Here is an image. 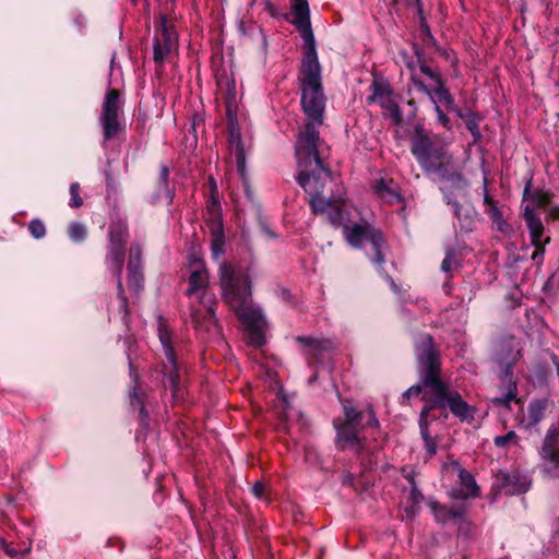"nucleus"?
<instances>
[{"mask_svg": "<svg viewBox=\"0 0 559 559\" xmlns=\"http://www.w3.org/2000/svg\"><path fill=\"white\" fill-rule=\"evenodd\" d=\"M543 457L546 461V469L554 477H559V451L557 448L543 447Z\"/></svg>", "mask_w": 559, "mask_h": 559, "instance_id": "5701e85b", "label": "nucleus"}, {"mask_svg": "<svg viewBox=\"0 0 559 559\" xmlns=\"http://www.w3.org/2000/svg\"><path fill=\"white\" fill-rule=\"evenodd\" d=\"M417 360L420 373V384L411 386L405 392V397L419 396L426 403L420 412V431L425 440L427 452L430 456L437 452V443L428 431L427 418L433 408L448 406L451 413L461 419L472 417L471 407L463 401L459 392L450 390L441 380V362L439 352L427 334L419 335L416 340Z\"/></svg>", "mask_w": 559, "mask_h": 559, "instance_id": "f257e3e1", "label": "nucleus"}, {"mask_svg": "<svg viewBox=\"0 0 559 559\" xmlns=\"http://www.w3.org/2000/svg\"><path fill=\"white\" fill-rule=\"evenodd\" d=\"M3 549L5 551V554L11 557V558H15L17 557L19 555H25L28 552V548L24 549L23 551H17L15 550L11 545L7 544V543H3Z\"/></svg>", "mask_w": 559, "mask_h": 559, "instance_id": "c9c22d12", "label": "nucleus"}, {"mask_svg": "<svg viewBox=\"0 0 559 559\" xmlns=\"http://www.w3.org/2000/svg\"><path fill=\"white\" fill-rule=\"evenodd\" d=\"M412 151L419 162L430 170H441L452 162L451 155L440 142L430 140L420 128H416L412 138Z\"/></svg>", "mask_w": 559, "mask_h": 559, "instance_id": "6e6552de", "label": "nucleus"}, {"mask_svg": "<svg viewBox=\"0 0 559 559\" xmlns=\"http://www.w3.org/2000/svg\"><path fill=\"white\" fill-rule=\"evenodd\" d=\"M70 194H71V202L70 205L72 207H80L83 204V200L80 195V185L79 183H72L70 186Z\"/></svg>", "mask_w": 559, "mask_h": 559, "instance_id": "473e14b6", "label": "nucleus"}, {"mask_svg": "<svg viewBox=\"0 0 559 559\" xmlns=\"http://www.w3.org/2000/svg\"><path fill=\"white\" fill-rule=\"evenodd\" d=\"M168 171L166 168L163 169V181L166 182Z\"/></svg>", "mask_w": 559, "mask_h": 559, "instance_id": "49530a36", "label": "nucleus"}, {"mask_svg": "<svg viewBox=\"0 0 559 559\" xmlns=\"http://www.w3.org/2000/svg\"><path fill=\"white\" fill-rule=\"evenodd\" d=\"M296 341L309 350V354L314 357L319 356L323 352H330L333 349V343L326 338H313L308 336H298Z\"/></svg>", "mask_w": 559, "mask_h": 559, "instance_id": "6ab92c4d", "label": "nucleus"}, {"mask_svg": "<svg viewBox=\"0 0 559 559\" xmlns=\"http://www.w3.org/2000/svg\"><path fill=\"white\" fill-rule=\"evenodd\" d=\"M454 263H455L454 255L449 253V254H447V257H445V258H444V260L442 261V265H441V267H442V270H443L444 272H447V273H448V272H450V271H451V269H452V266H453V264H454Z\"/></svg>", "mask_w": 559, "mask_h": 559, "instance_id": "4c0bfd02", "label": "nucleus"}, {"mask_svg": "<svg viewBox=\"0 0 559 559\" xmlns=\"http://www.w3.org/2000/svg\"><path fill=\"white\" fill-rule=\"evenodd\" d=\"M466 126L468 128V130L475 134V135H479V131H478V122H477V119L476 117L472 116L467 119L466 121Z\"/></svg>", "mask_w": 559, "mask_h": 559, "instance_id": "58836bf2", "label": "nucleus"}, {"mask_svg": "<svg viewBox=\"0 0 559 559\" xmlns=\"http://www.w3.org/2000/svg\"><path fill=\"white\" fill-rule=\"evenodd\" d=\"M344 421L342 424L335 423V427L337 429L336 443L342 450L352 449L359 451L362 445L357 428L359 426L377 427L378 421L374 417V413L372 409H368L367 412H358L349 405L344 406Z\"/></svg>", "mask_w": 559, "mask_h": 559, "instance_id": "0eeeda50", "label": "nucleus"}, {"mask_svg": "<svg viewBox=\"0 0 559 559\" xmlns=\"http://www.w3.org/2000/svg\"><path fill=\"white\" fill-rule=\"evenodd\" d=\"M450 467L459 473L461 489L453 496L461 499L474 498L479 493V489L474 477L466 472L457 462H452Z\"/></svg>", "mask_w": 559, "mask_h": 559, "instance_id": "f3484780", "label": "nucleus"}, {"mask_svg": "<svg viewBox=\"0 0 559 559\" xmlns=\"http://www.w3.org/2000/svg\"><path fill=\"white\" fill-rule=\"evenodd\" d=\"M299 166L302 168L301 169V174L300 175H310L311 174V169H314V163L312 162L311 166L310 167H307L305 168L301 163L299 162Z\"/></svg>", "mask_w": 559, "mask_h": 559, "instance_id": "a19ab883", "label": "nucleus"}, {"mask_svg": "<svg viewBox=\"0 0 559 559\" xmlns=\"http://www.w3.org/2000/svg\"><path fill=\"white\" fill-rule=\"evenodd\" d=\"M237 159H238L239 167H242L243 166V154H242L241 150L238 151Z\"/></svg>", "mask_w": 559, "mask_h": 559, "instance_id": "79ce46f5", "label": "nucleus"}, {"mask_svg": "<svg viewBox=\"0 0 559 559\" xmlns=\"http://www.w3.org/2000/svg\"><path fill=\"white\" fill-rule=\"evenodd\" d=\"M119 97L120 95L117 90H109L103 104L100 119L106 140L114 138L120 130V123L118 121Z\"/></svg>", "mask_w": 559, "mask_h": 559, "instance_id": "9b49d317", "label": "nucleus"}, {"mask_svg": "<svg viewBox=\"0 0 559 559\" xmlns=\"http://www.w3.org/2000/svg\"><path fill=\"white\" fill-rule=\"evenodd\" d=\"M300 158L301 165L307 168L314 163V169L310 175H299L298 180L305 191L310 195V205L314 214L325 215L335 226L345 223L343 212L346 207V200L341 194V187L332 173L323 166L319 157L318 145L316 153L310 159Z\"/></svg>", "mask_w": 559, "mask_h": 559, "instance_id": "7ed1b4c3", "label": "nucleus"}, {"mask_svg": "<svg viewBox=\"0 0 559 559\" xmlns=\"http://www.w3.org/2000/svg\"><path fill=\"white\" fill-rule=\"evenodd\" d=\"M437 109H438V112H439V119H440L443 123H445V122L448 121V118L445 117V115H444V114H443L439 108H437Z\"/></svg>", "mask_w": 559, "mask_h": 559, "instance_id": "c03bdc74", "label": "nucleus"}, {"mask_svg": "<svg viewBox=\"0 0 559 559\" xmlns=\"http://www.w3.org/2000/svg\"><path fill=\"white\" fill-rule=\"evenodd\" d=\"M159 338L164 347L165 356L167 361L164 362V370L167 374V381L165 385L169 386L175 399H179L181 394V390L178 384V372L176 367L175 353L173 347L170 346V334L169 331L165 326L159 328Z\"/></svg>", "mask_w": 559, "mask_h": 559, "instance_id": "f8f14e48", "label": "nucleus"}, {"mask_svg": "<svg viewBox=\"0 0 559 559\" xmlns=\"http://www.w3.org/2000/svg\"><path fill=\"white\" fill-rule=\"evenodd\" d=\"M378 197L386 203L394 204L401 201V195L393 187L392 179H381L373 186Z\"/></svg>", "mask_w": 559, "mask_h": 559, "instance_id": "aec40b11", "label": "nucleus"}, {"mask_svg": "<svg viewBox=\"0 0 559 559\" xmlns=\"http://www.w3.org/2000/svg\"><path fill=\"white\" fill-rule=\"evenodd\" d=\"M530 188H531V182L527 183L525 190H524V198H528L530 197Z\"/></svg>", "mask_w": 559, "mask_h": 559, "instance_id": "a18cd8bd", "label": "nucleus"}, {"mask_svg": "<svg viewBox=\"0 0 559 559\" xmlns=\"http://www.w3.org/2000/svg\"><path fill=\"white\" fill-rule=\"evenodd\" d=\"M301 107L307 122L298 135L296 153L308 160L316 153L319 143L318 127L323 123L326 98L321 83V69L316 51L306 52L302 59L301 72Z\"/></svg>", "mask_w": 559, "mask_h": 559, "instance_id": "f03ea898", "label": "nucleus"}, {"mask_svg": "<svg viewBox=\"0 0 559 559\" xmlns=\"http://www.w3.org/2000/svg\"><path fill=\"white\" fill-rule=\"evenodd\" d=\"M212 235H213L212 245H211L212 252L215 258H219L224 253V245H225L223 227H222L221 223H217L213 226Z\"/></svg>", "mask_w": 559, "mask_h": 559, "instance_id": "393cba45", "label": "nucleus"}, {"mask_svg": "<svg viewBox=\"0 0 559 559\" xmlns=\"http://www.w3.org/2000/svg\"><path fill=\"white\" fill-rule=\"evenodd\" d=\"M292 23L299 29L307 47L306 52L316 51L307 0H290Z\"/></svg>", "mask_w": 559, "mask_h": 559, "instance_id": "9d476101", "label": "nucleus"}, {"mask_svg": "<svg viewBox=\"0 0 559 559\" xmlns=\"http://www.w3.org/2000/svg\"><path fill=\"white\" fill-rule=\"evenodd\" d=\"M221 286L225 301L236 312L238 319L249 332V343L260 347L264 343L263 316L251 305V284L246 273L236 274L228 263L221 265Z\"/></svg>", "mask_w": 559, "mask_h": 559, "instance_id": "20e7f679", "label": "nucleus"}, {"mask_svg": "<svg viewBox=\"0 0 559 559\" xmlns=\"http://www.w3.org/2000/svg\"><path fill=\"white\" fill-rule=\"evenodd\" d=\"M265 485L263 483H260V481H257L253 487H252V491L254 493L255 497L258 498H262L264 492H265Z\"/></svg>", "mask_w": 559, "mask_h": 559, "instance_id": "ea45409f", "label": "nucleus"}, {"mask_svg": "<svg viewBox=\"0 0 559 559\" xmlns=\"http://www.w3.org/2000/svg\"><path fill=\"white\" fill-rule=\"evenodd\" d=\"M432 509L436 513L437 519L440 521H447L450 518H456L461 515L460 512L447 510L445 508L437 506L436 503L432 504Z\"/></svg>", "mask_w": 559, "mask_h": 559, "instance_id": "c756f323", "label": "nucleus"}, {"mask_svg": "<svg viewBox=\"0 0 559 559\" xmlns=\"http://www.w3.org/2000/svg\"><path fill=\"white\" fill-rule=\"evenodd\" d=\"M412 493H413L414 498L416 499V497H417V490H416V488H413V489H412Z\"/></svg>", "mask_w": 559, "mask_h": 559, "instance_id": "de8ad7c7", "label": "nucleus"}, {"mask_svg": "<svg viewBox=\"0 0 559 559\" xmlns=\"http://www.w3.org/2000/svg\"><path fill=\"white\" fill-rule=\"evenodd\" d=\"M524 218L530 229L532 243L536 245L538 241H542L544 233L543 223L530 206H526L524 210Z\"/></svg>", "mask_w": 559, "mask_h": 559, "instance_id": "412c9836", "label": "nucleus"}, {"mask_svg": "<svg viewBox=\"0 0 559 559\" xmlns=\"http://www.w3.org/2000/svg\"><path fill=\"white\" fill-rule=\"evenodd\" d=\"M87 229L81 223H72L69 226V235L73 241H82L86 236Z\"/></svg>", "mask_w": 559, "mask_h": 559, "instance_id": "c85d7f7f", "label": "nucleus"}, {"mask_svg": "<svg viewBox=\"0 0 559 559\" xmlns=\"http://www.w3.org/2000/svg\"><path fill=\"white\" fill-rule=\"evenodd\" d=\"M511 442H518V436L514 431H509L504 436H498L495 438V444L500 448H503Z\"/></svg>", "mask_w": 559, "mask_h": 559, "instance_id": "72a5a7b5", "label": "nucleus"}, {"mask_svg": "<svg viewBox=\"0 0 559 559\" xmlns=\"http://www.w3.org/2000/svg\"><path fill=\"white\" fill-rule=\"evenodd\" d=\"M485 201L488 205L489 215L498 224L499 229L504 231V227H508V226L502 219V213L500 212V210L497 207L496 203L489 197H486Z\"/></svg>", "mask_w": 559, "mask_h": 559, "instance_id": "a878e982", "label": "nucleus"}, {"mask_svg": "<svg viewBox=\"0 0 559 559\" xmlns=\"http://www.w3.org/2000/svg\"><path fill=\"white\" fill-rule=\"evenodd\" d=\"M141 259V250L138 246H132L130 248V258H129V267L134 266L140 262Z\"/></svg>", "mask_w": 559, "mask_h": 559, "instance_id": "f704fd0d", "label": "nucleus"}, {"mask_svg": "<svg viewBox=\"0 0 559 559\" xmlns=\"http://www.w3.org/2000/svg\"><path fill=\"white\" fill-rule=\"evenodd\" d=\"M555 404L547 399L534 400L527 408L526 426L537 425L545 416L546 412L552 413Z\"/></svg>", "mask_w": 559, "mask_h": 559, "instance_id": "a211bd4d", "label": "nucleus"}, {"mask_svg": "<svg viewBox=\"0 0 559 559\" xmlns=\"http://www.w3.org/2000/svg\"><path fill=\"white\" fill-rule=\"evenodd\" d=\"M499 476L501 477L502 486L507 490V492L514 495L527 490V484L525 481H520L519 476L502 473L499 474Z\"/></svg>", "mask_w": 559, "mask_h": 559, "instance_id": "b1692460", "label": "nucleus"}, {"mask_svg": "<svg viewBox=\"0 0 559 559\" xmlns=\"http://www.w3.org/2000/svg\"><path fill=\"white\" fill-rule=\"evenodd\" d=\"M543 457L546 461V469L554 477H559V451L557 448L543 447Z\"/></svg>", "mask_w": 559, "mask_h": 559, "instance_id": "4be33fe9", "label": "nucleus"}, {"mask_svg": "<svg viewBox=\"0 0 559 559\" xmlns=\"http://www.w3.org/2000/svg\"><path fill=\"white\" fill-rule=\"evenodd\" d=\"M412 80L428 94L433 93L431 97L436 103L437 108H439V106H444L445 109L453 108L454 100L449 91L444 87L442 80L436 84H425L424 80L417 74V72L413 74Z\"/></svg>", "mask_w": 559, "mask_h": 559, "instance_id": "dca6fc26", "label": "nucleus"}, {"mask_svg": "<svg viewBox=\"0 0 559 559\" xmlns=\"http://www.w3.org/2000/svg\"><path fill=\"white\" fill-rule=\"evenodd\" d=\"M209 274L202 262H197L194 269L189 276V287L187 294L195 297L202 307L192 310V319L197 326L207 330L210 323H214L213 297L207 293Z\"/></svg>", "mask_w": 559, "mask_h": 559, "instance_id": "423d86ee", "label": "nucleus"}, {"mask_svg": "<svg viewBox=\"0 0 559 559\" xmlns=\"http://www.w3.org/2000/svg\"><path fill=\"white\" fill-rule=\"evenodd\" d=\"M417 74L424 80L425 84H436L441 81L439 73L427 64H420Z\"/></svg>", "mask_w": 559, "mask_h": 559, "instance_id": "bb28decb", "label": "nucleus"}, {"mask_svg": "<svg viewBox=\"0 0 559 559\" xmlns=\"http://www.w3.org/2000/svg\"><path fill=\"white\" fill-rule=\"evenodd\" d=\"M369 102L379 103L383 108H385L390 112V116L392 117L395 123L402 122L401 110L396 103L394 102L392 91L386 83L374 80L373 93L369 97Z\"/></svg>", "mask_w": 559, "mask_h": 559, "instance_id": "2eb2a0df", "label": "nucleus"}, {"mask_svg": "<svg viewBox=\"0 0 559 559\" xmlns=\"http://www.w3.org/2000/svg\"><path fill=\"white\" fill-rule=\"evenodd\" d=\"M127 226L122 223H117L111 226L109 233L110 240V260L114 267L118 273L121 272L124 263V245L127 242Z\"/></svg>", "mask_w": 559, "mask_h": 559, "instance_id": "4468645a", "label": "nucleus"}, {"mask_svg": "<svg viewBox=\"0 0 559 559\" xmlns=\"http://www.w3.org/2000/svg\"><path fill=\"white\" fill-rule=\"evenodd\" d=\"M550 215L556 218V219H559V207H554L551 209L550 211Z\"/></svg>", "mask_w": 559, "mask_h": 559, "instance_id": "37998d69", "label": "nucleus"}, {"mask_svg": "<svg viewBox=\"0 0 559 559\" xmlns=\"http://www.w3.org/2000/svg\"><path fill=\"white\" fill-rule=\"evenodd\" d=\"M177 47V35L173 24H168L165 17L160 20L154 44V60L162 63L165 58Z\"/></svg>", "mask_w": 559, "mask_h": 559, "instance_id": "ddd939ff", "label": "nucleus"}, {"mask_svg": "<svg viewBox=\"0 0 559 559\" xmlns=\"http://www.w3.org/2000/svg\"><path fill=\"white\" fill-rule=\"evenodd\" d=\"M520 358L521 348L512 336L500 342L498 359L504 367V373L501 378L502 385L500 392L491 399V403L495 406L509 408L510 402H520L516 382L512 379V368Z\"/></svg>", "mask_w": 559, "mask_h": 559, "instance_id": "39448f33", "label": "nucleus"}, {"mask_svg": "<svg viewBox=\"0 0 559 559\" xmlns=\"http://www.w3.org/2000/svg\"><path fill=\"white\" fill-rule=\"evenodd\" d=\"M534 204L538 207H544L550 202V194L544 191H537L533 193L531 197Z\"/></svg>", "mask_w": 559, "mask_h": 559, "instance_id": "2f4dec72", "label": "nucleus"}, {"mask_svg": "<svg viewBox=\"0 0 559 559\" xmlns=\"http://www.w3.org/2000/svg\"><path fill=\"white\" fill-rule=\"evenodd\" d=\"M344 234L346 240L353 247H360L365 240H369L374 249V261L377 263H383L384 258L381 253L383 239L380 233L364 223L353 225L344 224Z\"/></svg>", "mask_w": 559, "mask_h": 559, "instance_id": "1a4fd4ad", "label": "nucleus"}, {"mask_svg": "<svg viewBox=\"0 0 559 559\" xmlns=\"http://www.w3.org/2000/svg\"><path fill=\"white\" fill-rule=\"evenodd\" d=\"M28 229L37 239L43 238L46 234L45 224L40 219H33L28 225Z\"/></svg>", "mask_w": 559, "mask_h": 559, "instance_id": "7c9ffc66", "label": "nucleus"}, {"mask_svg": "<svg viewBox=\"0 0 559 559\" xmlns=\"http://www.w3.org/2000/svg\"><path fill=\"white\" fill-rule=\"evenodd\" d=\"M549 242V238H546L544 242L538 241L536 245H533L535 247V251L532 255L533 260H536L537 258L542 257L545 252V243Z\"/></svg>", "mask_w": 559, "mask_h": 559, "instance_id": "e433bc0d", "label": "nucleus"}, {"mask_svg": "<svg viewBox=\"0 0 559 559\" xmlns=\"http://www.w3.org/2000/svg\"><path fill=\"white\" fill-rule=\"evenodd\" d=\"M558 438H559V415H558L556 423H554L547 431L544 447L557 448Z\"/></svg>", "mask_w": 559, "mask_h": 559, "instance_id": "cd10ccee", "label": "nucleus"}, {"mask_svg": "<svg viewBox=\"0 0 559 559\" xmlns=\"http://www.w3.org/2000/svg\"><path fill=\"white\" fill-rule=\"evenodd\" d=\"M556 367H557V371L559 373V361L556 364Z\"/></svg>", "mask_w": 559, "mask_h": 559, "instance_id": "09e8293b", "label": "nucleus"}]
</instances>
